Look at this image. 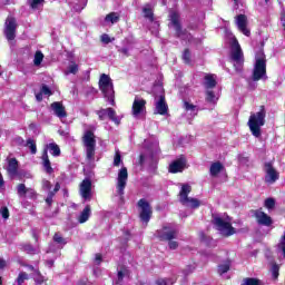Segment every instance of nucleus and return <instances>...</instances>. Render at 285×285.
Segmentation results:
<instances>
[{
	"label": "nucleus",
	"mask_w": 285,
	"mask_h": 285,
	"mask_svg": "<svg viewBox=\"0 0 285 285\" xmlns=\"http://www.w3.org/2000/svg\"><path fill=\"white\" fill-rule=\"evenodd\" d=\"M247 124L254 137H262V126L266 124V111L261 109V111L252 114Z\"/></svg>",
	"instance_id": "f257e3e1"
},
{
	"label": "nucleus",
	"mask_w": 285,
	"mask_h": 285,
	"mask_svg": "<svg viewBox=\"0 0 285 285\" xmlns=\"http://www.w3.org/2000/svg\"><path fill=\"white\" fill-rule=\"evenodd\" d=\"M178 229L176 225L167 224L160 230H158V237L166 242H169V248L171 250L177 249L179 244L173 239H177Z\"/></svg>",
	"instance_id": "f03ea898"
},
{
	"label": "nucleus",
	"mask_w": 285,
	"mask_h": 285,
	"mask_svg": "<svg viewBox=\"0 0 285 285\" xmlns=\"http://www.w3.org/2000/svg\"><path fill=\"white\" fill-rule=\"evenodd\" d=\"M99 89L102 92L105 99L115 106V87L112 85V79L108 75L102 73L99 79Z\"/></svg>",
	"instance_id": "7ed1b4c3"
},
{
	"label": "nucleus",
	"mask_w": 285,
	"mask_h": 285,
	"mask_svg": "<svg viewBox=\"0 0 285 285\" xmlns=\"http://www.w3.org/2000/svg\"><path fill=\"white\" fill-rule=\"evenodd\" d=\"M259 79H266V55L262 49L256 52L253 71V80L259 81Z\"/></svg>",
	"instance_id": "20e7f679"
},
{
	"label": "nucleus",
	"mask_w": 285,
	"mask_h": 285,
	"mask_svg": "<svg viewBox=\"0 0 285 285\" xmlns=\"http://www.w3.org/2000/svg\"><path fill=\"white\" fill-rule=\"evenodd\" d=\"M213 224L216 230H218V233H220V235H223L224 237H230V235H235L236 233L235 228L230 224L229 217L215 216L213 219Z\"/></svg>",
	"instance_id": "39448f33"
},
{
	"label": "nucleus",
	"mask_w": 285,
	"mask_h": 285,
	"mask_svg": "<svg viewBox=\"0 0 285 285\" xmlns=\"http://www.w3.org/2000/svg\"><path fill=\"white\" fill-rule=\"evenodd\" d=\"M230 59L236 68V72H242V68H244V52H242V47L235 38L232 40Z\"/></svg>",
	"instance_id": "423d86ee"
},
{
	"label": "nucleus",
	"mask_w": 285,
	"mask_h": 285,
	"mask_svg": "<svg viewBox=\"0 0 285 285\" xmlns=\"http://www.w3.org/2000/svg\"><path fill=\"white\" fill-rule=\"evenodd\" d=\"M193 190L190 185H183L179 193V202L183 206H187V208H199L202 206V202L197 198L188 197V194Z\"/></svg>",
	"instance_id": "0eeeda50"
},
{
	"label": "nucleus",
	"mask_w": 285,
	"mask_h": 285,
	"mask_svg": "<svg viewBox=\"0 0 285 285\" xmlns=\"http://www.w3.org/2000/svg\"><path fill=\"white\" fill-rule=\"evenodd\" d=\"M169 28L175 30L177 37L179 39H187L190 41L193 39V36H190L188 32L181 30V24L179 23V13L176 11L169 12Z\"/></svg>",
	"instance_id": "6e6552de"
},
{
	"label": "nucleus",
	"mask_w": 285,
	"mask_h": 285,
	"mask_svg": "<svg viewBox=\"0 0 285 285\" xmlns=\"http://www.w3.org/2000/svg\"><path fill=\"white\" fill-rule=\"evenodd\" d=\"M83 146L86 148L87 159L92 161L95 159V148L97 146V140H95V134L87 130L82 138Z\"/></svg>",
	"instance_id": "1a4fd4ad"
},
{
	"label": "nucleus",
	"mask_w": 285,
	"mask_h": 285,
	"mask_svg": "<svg viewBox=\"0 0 285 285\" xmlns=\"http://www.w3.org/2000/svg\"><path fill=\"white\" fill-rule=\"evenodd\" d=\"M131 115L134 119H146V100L135 97L131 106Z\"/></svg>",
	"instance_id": "9d476101"
},
{
	"label": "nucleus",
	"mask_w": 285,
	"mask_h": 285,
	"mask_svg": "<svg viewBox=\"0 0 285 285\" xmlns=\"http://www.w3.org/2000/svg\"><path fill=\"white\" fill-rule=\"evenodd\" d=\"M138 208L140 210L139 215L141 222L148 224L150 222V217H153V207H150V203L142 198L138 202Z\"/></svg>",
	"instance_id": "9b49d317"
},
{
	"label": "nucleus",
	"mask_w": 285,
	"mask_h": 285,
	"mask_svg": "<svg viewBox=\"0 0 285 285\" xmlns=\"http://www.w3.org/2000/svg\"><path fill=\"white\" fill-rule=\"evenodd\" d=\"M157 115H166L168 112V105L166 104V96H164V88L158 87V95L155 97Z\"/></svg>",
	"instance_id": "f8f14e48"
},
{
	"label": "nucleus",
	"mask_w": 285,
	"mask_h": 285,
	"mask_svg": "<svg viewBox=\"0 0 285 285\" xmlns=\"http://www.w3.org/2000/svg\"><path fill=\"white\" fill-rule=\"evenodd\" d=\"M4 35L8 41H14L17 37V20L12 17H8L4 23Z\"/></svg>",
	"instance_id": "ddd939ff"
},
{
	"label": "nucleus",
	"mask_w": 285,
	"mask_h": 285,
	"mask_svg": "<svg viewBox=\"0 0 285 285\" xmlns=\"http://www.w3.org/2000/svg\"><path fill=\"white\" fill-rule=\"evenodd\" d=\"M79 193L85 202H90L92 199V180L85 178L80 184Z\"/></svg>",
	"instance_id": "4468645a"
},
{
	"label": "nucleus",
	"mask_w": 285,
	"mask_h": 285,
	"mask_svg": "<svg viewBox=\"0 0 285 285\" xmlns=\"http://www.w3.org/2000/svg\"><path fill=\"white\" fill-rule=\"evenodd\" d=\"M126 184H128V169L122 167L118 171L117 177V193L118 195H124V190L126 189Z\"/></svg>",
	"instance_id": "2eb2a0df"
},
{
	"label": "nucleus",
	"mask_w": 285,
	"mask_h": 285,
	"mask_svg": "<svg viewBox=\"0 0 285 285\" xmlns=\"http://www.w3.org/2000/svg\"><path fill=\"white\" fill-rule=\"evenodd\" d=\"M279 179V173L271 164L265 165V181L266 184H275Z\"/></svg>",
	"instance_id": "dca6fc26"
},
{
	"label": "nucleus",
	"mask_w": 285,
	"mask_h": 285,
	"mask_svg": "<svg viewBox=\"0 0 285 285\" xmlns=\"http://www.w3.org/2000/svg\"><path fill=\"white\" fill-rule=\"evenodd\" d=\"M236 26L239 30V32H243L245 37H250V30H248V19L246 18L245 14H239L235 18Z\"/></svg>",
	"instance_id": "f3484780"
},
{
	"label": "nucleus",
	"mask_w": 285,
	"mask_h": 285,
	"mask_svg": "<svg viewBox=\"0 0 285 285\" xmlns=\"http://www.w3.org/2000/svg\"><path fill=\"white\" fill-rule=\"evenodd\" d=\"M142 12H144V18L145 19H149V21H151L153 23V28L150 29L153 35H157L159 32V22L155 21L153 22V7L150 4H146L142 8Z\"/></svg>",
	"instance_id": "a211bd4d"
},
{
	"label": "nucleus",
	"mask_w": 285,
	"mask_h": 285,
	"mask_svg": "<svg viewBox=\"0 0 285 285\" xmlns=\"http://www.w3.org/2000/svg\"><path fill=\"white\" fill-rule=\"evenodd\" d=\"M254 215L257 224H259L261 226L273 225V218H271V216H268V214L264 213L262 209H257Z\"/></svg>",
	"instance_id": "6ab92c4d"
},
{
	"label": "nucleus",
	"mask_w": 285,
	"mask_h": 285,
	"mask_svg": "<svg viewBox=\"0 0 285 285\" xmlns=\"http://www.w3.org/2000/svg\"><path fill=\"white\" fill-rule=\"evenodd\" d=\"M6 170L9 177H17L19 175V161H17V158H8Z\"/></svg>",
	"instance_id": "aec40b11"
},
{
	"label": "nucleus",
	"mask_w": 285,
	"mask_h": 285,
	"mask_svg": "<svg viewBox=\"0 0 285 285\" xmlns=\"http://www.w3.org/2000/svg\"><path fill=\"white\" fill-rule=\"evenodd\" d=\"M185 168H186V158L180 157L174 160L169 165V173H173V174L183 173Z\"/></svg>",
	"instance_id": "412c9836"
},
{
	"label": "nucleus",
	"mask_w": 285,
	"mask_h": 285,
	"mask_svg": "<svg viewBox=\"0 0 285 285\" xmlns=\"http://www.w3.org/2000/svg\"><path fill=\"white\" fill-rule=\"evenodd\" d=\"M51 110L59 119H66V117H68V114H66V107H63L61 102H52Z\"/></svg>",
	"instance_id": "4be33fe9"
},
{
	"label": "nucleus",
	"mask_w": 285,
	"mask_h": 285,
	"mask_svg": "<svg viewBox=\"0 0 285 285\" xmlns=\"http://www.w3.org/2000/svg\"><path fill=\"white\" fill-rule=\"evenodd\" d=\"M119 13L110 12L107 14L104 20L101 21L102 26H115V23H119Z\"/></svg>",
	"instance_id": "5701e85b"
},
{
	"label": "nucleus",
	"mask_w": 285,
	"mask_h": 285,
	"mask_svg": "<svg viewBox=\"0 0 285 285\" xmlns=\"http://www.w3.org/2000/svg\"><path fill=\"white\" fill-rule=\"evenodd\" d=\"M42 166L48 175H52L55 173V169H52V166L50 165V159L48 158V150L46 149L42 154Z\"/></svg>",
	"instance_id": "b1692460"
},
{
	"label": "nucleus",
	"mask_w": 285,
	"mask_h": 285,
	"mask_svg": "<svg viewBox=\"0 0 285 285\" xmlns=\"http://www.w3.org/2000/svg\"><path fill=\"white\" fill-rule=\"evenodd\" d=\"M217 86V76L215 75H207L205 76V87L207 90H210V88H215Z\"/></svg>",
	"instance_id": "393cba45"
},
{
	"label": "nucleus",
	"mask_w": 285,
	"mask_h": 285,
	"mask_svg": "<svg viewBox=\"0 0 285 285\" xmlns=\"http://www.w3.org/2000/svg\"><path fill=\"white\" fill-rule=\"evenodd\" d=\"M45 150H49L50 155H52L53 157H59V155H61V149L55 142L46 145Z\"/></svg>",
	"instance_id": "a878e982"
},
{
	"label": "nucleus",
	"mask_w": 285,
	"mask_h": 285,
	"mask_svg": "<svg viewBox=\"0 0 285 285\" xmlns=\"http://www.w3.org/2000/svg\"><path fill=\"white\" fill-rule=\"evenodd\" d=\"M222 170H224V165H222V163H219V161L212 164V166L209 168V173H210L212 177H217V175H219V173H222Z\"/></svg>",
	"instance_id": "bb28decb"
},
{
	"label": "nucleus",
	"mask_w": 285,
	"mask_h": 285,
	"mask_svg": "<svg viewBox=\"0 0 285 285\" xmlns=\"http://www.w3.org/2000/svg\"><path fill=\"white\" fill-rule=\"evenodd\" d=\"M90 219V205H87L78 217L79 224H86Z\"/></svg>",
	"instance_id": "cd10ccee"
},
{
	"label": "nucleus",
	"mask_w": 285,
	"mask_h": 285,
	"mask_svg": "<svg viewBox=\"0 0 285 285\" xmlns=\"http://www.w3.org/2000/svg\"><path fill=\"white\" fill-rule=\"evenodd\" d=\"M79 72V65H77L75 61H71L67 69L65 70V75L68 77V75H77Z\"/></svg>",
	"instance_id": "c85d7f7f"
},
{
	"label": "nucleus",
	"mask_w": 285,
	"mask_h": 285,
	"mask_svg": "<svg viewBox=\"0 0 285 285\" xmlns=\"http://www.w3.org/2000/svg\"><path fill=\"white\" fill-rule=\"evenodd\" d=\"M53 242L55 244H58V248H63L66 244H68V239L63 238L59 233L53 235Z\"/></svg>",
	"instance_id": "c756f323"
},
{
	"label": "nucleus",
	"mask_w": 285,
	"mask_h": 285,
	"mask_svg": "<svg viewBox=\"0 0 285 285\" xmlns=\"http://www.w3.org/2000/svg\"><path fill=\"white\" fill-rule=\"evenodd\" d=\"M184 108L186 112H188L191 117H195L197 115V107L188 101L184 102Z\"/></svg>",
	"instance_id": "7c9ffc66"
},
{
	"label": "nucleus",
	"mask_w": 285,
	"mask_h": 285,
	"mask_svg": "<svg viewBox=\"0 0 285 285\" xmlns=\"http://www.w3.org/2000/svg\"><path fill=\"white\" fill-rule=\"evenodd\" d=\"M61 189V185L59 183L56 184L53 191H49L46 203L50 206V204H52V197H55L56 193H59V190Z\"/></svg>",
	"instance_id": "2f4dec72"
},
{
	"label": "nucleus",
	"mask_w": 285,
	"mask_h": 285,
	"mask_svg": "<svg viewBox=\"0 0 285 285\" xmlns=\"http://www.w3.org/2000/svg\"><path fill=\"white\" fill-rule=\"evenodd\" d=\"M129 275H130V272L126 267L118 271V281H117L116 285H120L121 282L124 281V277H129Z\"/></svg>",
	"instance_id": "473e14b6"
},
{
	"label": "nucleus",
	"mask_w": 285,
	"mask_h": 285,
	"mask_svg": "<svg viewBox=\"0 0 285 285\" xmlns=\"http://www.w3.org/2000/svg\"><path fill=\"white\" fill-rule=\"evenodd\" d=\"M43 52H41V51H36V53H35V57H33V66H36V67H39V66H41V62L43 61Z\"/></svg>",
	"instance_id": "72a5a7b5"
},
{
	"label": "nucleus",
	"mask_w": 285,
	"mask_h": 285,
	"mask_svg": "<svg viewBox=\"0 0 285 285\" xmlns=\"http://www.w3.org/2000/svg\"><path fill=\"white\" fill-rule=\"evenodd\" d=\"M26 146L30 149L31 155H37V142L35 140L29 138Z\"/></svg>",
	"instance_id": "f704fd0d"
},
{
	"label": "nucleus",
	"mask_w": 285,
	"mask_h": 285,
	"mask_svg": "<svg viewBox=\"0 0 285 285\" xmlns=\"http://www.w3.org/2000/svg\"><path fill=\"white\" fill-rule=\"evenodd\" d=\"M107 117H109L111 121H115V124H119V118L117 117V112H115V109L107 108Z\"/></svg>",
	"instance_id": "c9c22d12"
},
{
	"label": "nucleus",
	"mask_w": 285,
	"mask_h": 285,
	"mask_svg": "<svg viewBox=\"0 0 285 285\" xmlns=\"http://www.w3.org/2000/svg\"><path fill=\"white\" fill-rule=\"evenodd\" d=\"M28 279H29L28 273L20 272L16 282H17L18 285H23V282H26Z\"/></svg>",
	"instance_id": "e433bc0d"
},
{
	"label": "nucleus",
	"mask_w": 285,
	"mask_h": 285,
	"mask_svg": "<svg viewBox=\"0 0 285 285\" xmlns=\"http://www.w3.org/2000/svg\"><path fill=\"white\" fill-rule=\"evenodd\" d=\"M157 285H174L175 284V279L173 278H159L156 281Z\"/></svg>",
	"instance_id": "4c0bfd02"
},
{
	"label": "nucleus",
	"mask_w": 285,
	"mask_h": 285,
	"mask_svg": "<svg viewBox=\"0 0 285 285\" xmlns=\"http://www.w3.org/2000/svg\"><path fill=\"white\" fill-rule=\"evenodd\" d=\"M28 189L29 188H26L24 184L18 185V195H19V197H26L28 195Z\"/></svg>",
	"instance_id": "58836bf2"
},
{
	"label": "nucleus",
	"mask_w": 285,
	"mask_h": 285,
	"mask_svg": "<svg viewBox=\"0 0 285 285\" xmlns=\"http://www.w3.org/2000/svg\"><path fill=\"white\" fill-rule=\"evenodd\" d=\"M243 285H262V281L257 278H245Z\"/></svg>",
	"instance_id": "ea45409f"
},
{
	"label": "nucleus",
	"mask_w": 285,
	"mask_h": 285,
	"mask_svg": "<svg viewBox=\"0 0 285 285\" xmlns=\"http://www.w3.org/2000/svg\"><path fill=\"white\" fill-rule=\"evenodd\" d=\"M264 206L267 210H273V208H275V198L265 199Z\"/></svg>",
	"instance_id": "a19ab883"
},
{
	"label": "nucleus",
	"mask_w": 285,
	"mask_h": 285,
	"mask_svg": "<svg viewBox=\"0 0 285 285\" xmlns=\"http://www.w3.org/2000/svg\"><path fill=\"white\" fill-rule=\"evenodd\" d=\"M45 0H31V8L32 10H39L43 6Z\"/></svg>",
	"instance_id": "79ce46f5"
},
{
	"label": "nucleus",
	"mask_w": 285,
	"mask_h": 285,
	"mask_svg": "<svg viewBox=\"0 0 285 285\" xmlns=\"http://www.w3.org/2000/svg\"><path fill=\"white\" fill-rule=\"evenodd\" d=\"M228 271H230V264L228 263L218 266L219 275H224V273H228Z\"/></svg>",
	"instance_id": "37998d69"
},
{
	"label": "nucleus",
	"mask_w": 285,
	"mask_h": 285,
	"mask_svg": "<svg viewBox=\"0 0 285 285\" xmlns=\"http://www.w3.org/2000/svg\"><path fill=\"white\" fill-rule=\"evenodd\" d=\"M206 100L209 101V104H215L217 101V96L212 90H207Z\"/></svg>",
	"instance_id": "c03bdc74"
},
{
	"label": "nucleus",
	"mask_w": 285,
	"mask_h": 285,
	"mask_svg": "<svg viewBox=\"0 0 285 285\" xmlns=\"http://www.w3.org/2000/svg\"><path fill=\"white\" fill-rule=\"evenodd\" d=\"M271 271L273 279H277V277H279V265L274 264Z\"/></svg>",
	"instance_id": "a18cd8bd"
},
{
	"label": "nucleus",
	"mask_w": 285,
	"mask_h": 285,
	"mask_svg": "<svg viewBox=\"0 0 285 285\" xmlns=\"http://www.w3.org/2000/svg\"><path fill=\"white\" fill-rule=\"evenodd\" d=\"M88 3V0H81L80 1V6H73V10H76V12H81V10H83V8H86Z\"/></svg>",
	"instance_id": "49530a36"
},
{
	"label": "nucleus",
	"mask_w": 285,
	"mask_h": 285,
	"mask_svg": "<svg viewBox=\"0 0 285 285\" xmlns=\"http://www.w3.org/2000/svg\"><path fill=\"white\" fill-rule=\"evenodd\" d=\"M278 250H282L284 257H285V232L283 236L281 237V242L278 244Z\"/></svg>",
	"instance_id": "de8ad7c7"
},
{
	"label": "nucleus",
	"mask_w": 285,
	"mask_h": 285,
	"mask_svg": "<svg viewBox=\"0 0 285 285\" xmlns=\"http://www.w3.org/2000/svg\"><path fill=\"white\" fill-rule=\"evenodd\" d=\"M121 165V154L119 150H116L115 158H114V166H120Z\"/></svg>",
	"instance_id": "09e8293b"
},
{
	"label": "nucleus",
	"mask_w": 285,
	"mask_h": 285,
	"mask_svg": "<svg viewBox=\"0 0 285 285\" xmlns=\"http://www.w3.org/2000/svg\"><path fill=\"white\" fill-rule=\"evenodd\" d=\"M99 119H101V121H104V119H106V117H108V109H100L97 112Z\"/></svg>",
	"instance_id": "8fccbe9b"
},
{
	"label": "nucleus",
	"mask_w": 285,
	"mask_h": 285,
	"mask_svg": "<svg viewBox=\"0 0 285 285\" xmlns=\"http://www.w3.org/2000/svg\"><path fill=\"white\" fill-rule=\"evenodd\" d=\"M0 215L3 217V219H8V217H10V212L8 210V207H1Z\"/></svg>",
	"instance_id": "3c124183"
},
{
	"label": "nucleus",
	"mask_w": 285,
	"mask_h": 285,
	"mask_svg": "<svg viewBox=\"0 0 285 285\" xmlns=\"http://www.w3.org/2000/svg\"><path fill=\"white\" fill-rule=\"evenodd\" d=\"M183 59H184L185 63H190V51L188 49H186L184 51Z\"/></svg>",
	"instance_id": "603ef678"
},
{
	"label": "nucleus",
	"mask_w": 285,
	"mask_h": 285,
	"mask_svg": "<svg viewBox=\"0 0 285 285\" xmlns=\"http://www.w3.org/2000/svg\"><path fill=\"white\" fill-rule=\"evenodd\" d=\"M40 92H41L42 95H47V96L52 95V91H50V88H48V86H46V85L42 86Z\"/></svg>",
	"instance_id": "864d4df0"
},
{
	"label": "nucleus",
	"mask_w": 285,
	"mask_h": 285,
	"mask_svg": "<svg viewBox=\"0 0 285 285\" xmlns=\"http://www.w3.org/2000/svg\"><path fill=\"white\" fill-rule=\"evenodd\" d=\"M42 188L43 190H50V188H52V185L49 180H42Z\"/></svg>",
	"instance_id": "5fc2aeb1"
},
{
	"label": "nucleus",
	"mask_w": 285,
	"mask_h": 285,
	"mask_svg": "<svg viewBox=\"0 0 285 285\" xmlns=\"http://www.w3.org/2000/svg\"><path fill=\"white\" fill-rule=\"evenodd\" d=\"M101 41H102V43H110V41H112V40L110 39V36H108L107 33H104L101 36Z\"/></svg>",
	"instance_id": "6e6d98bb"
},
{
	"label": "nucleus",
	"mask_w": 285,
	"mask_h": 285,
	"mask_svg": "<svg viewBox=\"0 0 285 285\" xmlns=\"http://www.w3.org/2000/svg\"><path fill=\"white\" fill-rule=\"evenodd\" d=\"M35 195H36V193H35V189H27V195H26V197H35Z\"/></svg>",
	"instance_id": "4d7b16f0"
},
{
	"label": "nucleus",
	"mask_w": 285,
	"mask_h": 285,
	"mask_svg": "<svg viewBox=\"0 0 285 285\" xmlns=\"http://www.w3.org/2000/svg\"><path fill=\"white\" fill-rule=\"evenodd\" d=\"M3 186H6V181L3 180V175L0 174V190H3Z\"/></svg>",
	"instance_id": "13d9d810"
},
{
	"label": "nucleus",
	"mask_w": 285,
	"mask_h": 285,
	"mask_svg": "<svg viewBox=\"0 0 285 285\" xmlns=\"http://www.w3.org/2000/svg\"><path fill=\"white\" fill-rule=\"evenodd\" d=\"M37 101H41L43 99V94L40 91L39 94L36 95Z\"/></svg>",
	"instance_id": "bf43d9fd"
},
{
	"label": "nucleus",
	"mask_w": 285,
	"mask_h": 285,
	"mask_svg": "<svg viewBox=\"0 0 285 285\" xmlns=\"http://www.w3.org/2000/svg\"><path fill=\"white\" fill-rule=\"evenodd\" d=\"M96 264H101V254H97L95 258Z\"/></svg>",
	"instance_id": "052dcab7"
},
{
	"label": "nucleus",
	"mask_w": 285,
	"mask_h": 285,
	"mask_svg": "<svg viewBox=\"0 0 285 285\" xmlns=\"http://www.w3.org/2000/svg\"><path fill=\"white\" fill-rule=\"evenodd\" d=\"M120 52H121L122 55H125V57H129V56H130V53H128V49H127V48H122V49L120 50Z\"/></svg>",
	"instance_id": "680f3d73"
},
{
	"label": "nucleus",
	"mask_w": 285,
	"mask_h": 285,
	"mask_svg": "<svg viewBox=\"0 0 285 285\" xmlns=\"http://www.w3.org/2000/svg\"><path fill=\"white\" fill-rule=\"evenodd\" d=\"M6 268V261L0 258V269Z\"/></svg>",
	"instance_id": "e2e57ef3"
},
{
	"label": "nucleus",
	"mask_w": 285,
	"mask_h": 285,
	"mask_svg": "<svg viewBox=\"0 0 285 285\" xmlns=\"http://www.w3.org/2000/svg\"><path fill=\"white\" fill-rule=\"evenodd\" d=\"M146 159V156L140 155V164H144V160Z\"/></svg>",
	"instance_id": "0e129e2a"
},
{
	"label": "nucleus",
	"mask_w": 285,
	"mask_h": 285,
	"mask_svg": "<svg viewBox=\"0 0 285 285\" xmlns=\"http://www.w3.org/2000/svg\"><path fill=\"white\" fill-rule=\"evenodd\" d=\"M48 264H49V266H52V264H55V262L50 261Z\"/></svg>",
	"instance_id": "69168bd1"
},
{
	"label": "nucleus",
	"mask_w": 285,
	"mask_h": 285,
	"mask_svg": "<svg viewBox=\"0 0 285 285\" xmlns=\"http://www.w3.org/2000/svg\"><path fill=\"white\" fill-rule=\"evenodd\" d=\"M3 284V281L1 279V276H0V285H2Z\"/></svg>",
	"instance_id": "338daca9"
},
{
	"label": "nucleus",
	"mask_w": 285,
	"mask_h": 285,
	"mask_svg": "<svg viewBox=\"0 0 285 285\" xmlns=\"http://www.w3.org/2000/svg\"><path fill=\"white\" fill-rule=\"evenodd\" d=\"M266 3H268V0H265Z\"/></svg>",
	"instance_id": "774afa93"
}]
</instances>
